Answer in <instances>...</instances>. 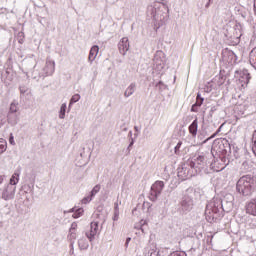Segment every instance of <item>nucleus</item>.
Returning a JSON list of instances; mask_svg holds the SVG:
<instances>
[{
	"mask_svg": "<svg viewBox=\"0 0 256 256\" xmlns=\"http://www.w3.org/2000/svg\"><path fill=\"white\" fill-rule=\"evenodd\" d=\"M236 189L244 197H251L256 190V177L251 175L242 176L236 184Z\"/></svg>",
	"mask_w": 256,
	"mask_h": 256,
	"instance_id": "obj_1",
	"label": "nucleus"
},
{
	"mask_svg": "<svg viewBox=\"0 0 256 256\" xmlns=\"http://www.w3.org/2000/svg\"><path fill=\"white\" fill-rule=\"evenodd\" d=\"M99 234V222L93 221L90 223V229L86 232V237L89 241H93Z\"/></svg>",
	"mask_w": 256,
	"mask_h": 256,
	"instance_id": "obj_2",
	"label": "nucleus"
},
{
	"mask_svg": "<svg viewBox=\"0 0 256 256\" xmlns=\"http://www.w3.org/2000/svg\"><path fill=\"white\" fill-rule=\"evenodd\" d=\"M165 187V182L157 180L152 186H151V191L152 195L154 196V199L159 197L161 195L163 189Z\"/></svg>",
	"mask_w": 256,
	"mask_h": 256,
	"instance_id": "obj_3",
	"label": "nucleus"
},
{
	"mask_svg": "<svg viewBox=\"0 0 256 256\" xmlns=\"http://www.w3.org/2000/svg\"><path fill=\"white\" fill-rule=\"evenodd\" d=\"M118 49L122 55H125L129 51V38H122L118 44Z\"/></svg>",
	"mask_w": 256,
	"mask_h": 256,
	"instance_id": "obj_4",
	"label": "nucleus"
},
{
	"mask_svg": "<svg viewBox=\"0 0 256 256\" xmlns=\"http://www.w3.org/2000/svg\"><path fill=\"white\" fill-rule=\"evenodd\" d=\"M246 213H248V215H253L254 217H256V198L252 199L250 202L247 203Z\"/></svg>",
	"mask_w": 256,
	"mask_h": 256,
	"instance_id": "obj_5",
	"label": "nucleus"
},
{
	"mask_svg": "<svg viewBox=\"0 0 256 256\" xmlns=\"http://www.w3.org/2000/svg\"><path fill=\"white\" fill-rule=\"evenodd\" d=\"M97 55H99V46L94 45L90 49V53H89V56H88V61H90L92 63V61H95V59L97 58Z\"/></svg>",
	"mask_w": 256,
	"mask_h": 256,
	"instance_id": "obj_6",
	"label": "nucleus"
},
{
	"mask_svg": "<svg viewBox=\"0 0 256 256\" xmlns=\"http://www.w3.org/2000/svg\"><path fill=\"white\" fill-rule=\"evenodd\" d=\"M45 71H46V75H52L53 73H55V61L53 60L46 61Z\"/></svg>",
	"mask_w": 256,
	"mask_h": 256,
	"instance_id": "obj_7",
	"label": "nucleus"
},
{
	"mask_svg": "<svg viewBox=\"0 0 256 256\" xmlns=\"http://www.w3.org/2000/svg\"><path fill=\"white\" fill-rule=\"evenodd\" d=\"M198 124L197 119H195L188 128L189 134L192 135V137H197V129L199 127Z\"/></svg>",
	"mask_w": 256,
	"mask_h": 256,
	"instance_id": "obj_8",
	"label": "nucleus"
},
{
	"mask_svg": "<svg viewBox=\"0 0 256 256\" xmlns=\"http://www.w3.org/2000/svg\"><path fill=\"white\" fill-rule=\"evenodd\" d=\"M135 93V84H131L125 91V97H131Z\"/></svg>",
	"mask_w": 256,
	"mask_h": 256,
	"instance_id": "obj_9",
	"label": "nucleus"
},
{
	"mask_svg": "<svg viewBox=\"0 0 256 256\" xmlns=\"http://www.w3.org/2000/svg\"><path fill=\"white\" fill-rule=\"evenodd\" d=\"M19 183V172L14 173L10 178V185H17Z\"/></svg>",
	"mask_w": 256,
	"mask_h": 256,
	"instance_id": "obj_10",
	"label": "nucleus"
},
{
	"mask_svg": "<svg viewBox=\"0 0 256 256\" xmlns=\"http://www.w3.org/2000/svg\"><path fill=\"white\" fill-rule=\"evenodd\" d=\"M7 151V141L5 139L0 138V153H5Z\"/></svg>",
	"mask_w": 256,
	"mask_h": 256,
	"instance_id": "obj_11",
	"label": "nucleus"
},
{
	"mask_svg": "<svg viewBox=\"0 0 256 256\" xmlns=\"http://www.w3.org/2000/svg\"><path fill=\"white\" fill-rule=\"evenodd\" d=\"M66 109H67V104H62V106L60 108V114H59L60 119H65Z\"/></svg>",
	"mask_w": 256,
	"mask_h": 256,
	"instance_id": "obj_12",
	"label": "nucleus"
},
{
	"mask_svg": "<svg viewBox=\"0 0 256 256\" xmlns=\"http://www.w3.org/2000/svg\"><path fill=\"white\" fill-rule=\"evenodd\" d=\"M203 101L204 99L201 97V94H198L194 105H196V107H201L203 105Z\"/></svg>",
	"mask_w": 256,
	"mask_h": 256,
	"instance_id": "obj_13",
	"label": "nucleus"
},
{
	"mask_svg": "<svg viewBox=\"0 0 256 256\" xmlns=\"http://www.w3.org/2000/svg\"><path fill=\"white\" fill-rule=\"evenodd\" d=\"M81 99V96L79 94H74L70 100V105H73V103H77Z\"/></svg>",
	"mask_w": 256,
	"mask_h": 256,
	"instance_id": "obj_14",
	"label": "nucleus"
},
{
	"mask_svg": "<svg viewBox=\"0 0 256 256\" xmlns=\"http://www.w3.org/2000/svg\"><path fill=\"white\" fill-rule=\"evenodd\" d=\"M98 191H101V186L96 185V186L92 189V191H91V197H95V195H97V192H98Z\"/></svg>",
	"mask_w": 256,
	"mask_h": 256,
	"instance_id": "obj_15",
	"label": "nucleus"
},
{
	"mask_svg": "<svg viewBox=\"0 0 256 256\" xmlns=\"http://www.w3.org/2000/svg\"><path fill=\"white\" fill-rule=\"evenodd\" d=\"M81 215H83V208L78 209V210L73 214V217H74V219H79V217H81Z\"/></svg>",
	"mask_w": 256,
	"mask_h": 256,
	"instance_id": "obj_16",
	"label": "nucleus"
},
{
	"mask_svg": "<svg viewBox=\"0 0 256 256\" xmlns=\"http://www.w3.org/2000/svg\"><path fill=\"white\" fill-rule=\"evenodd\" d=\"M18 109L19 108L17 107V104L15 103L10 104V113H17Z\"/></svg>",
	"mask_w": 256,
	"mask_h": 256,
	"instance_id": "obj_17",
	"label": "nucleus"
},
{
	"mask_svg": "<svg viewBox=\"0 0 256 256\" xmlns=\"http://www.w3.org/2000/svg\"><path fill=\"white\" fill-rule=\"evenodd\" d=\"M79 247H81V249H87V247H89V244H85L84 240H80Z\"/></svg>",
	"mask_w": 256,
	"mask_h": 256,
	"instance_id": "obj_18",
	"label": "nucleus"
},
{
	"mask_svg": "<svg viewBox=\"0 0 256 256\" xmlns=\"http://www.w3.org/2000/svg\"><path fill=\"white\" fill-rule=\"evenodd\" d=\"M92 197L93 196H88V197L84 198L82 200V203H84V205H87V203H90V201L92 200Z\"/></svg>",
	"mask_w": 256,
	"mask_h": 256,
	"instance_id": "obj_19",
	"label": "nucleus"
},
{
	"mask_svg": "<svg viewBox=\"0 0 256 256\" xmlns=\"http://www.w3.org/2000/svg\"><path fill=\"white\" fill-rule=\"evenodd\" d=\"M9 143L10 145H15V138L13 137V134L10 135Z\"/></svg>",
	"mask_w": 256,
	"mask_h": 256,
	"instance_id": "obj_20",
	"label": "nucleus"
},
{
	"mask_svg": "<svg viewBox=\"0 0 256 256\" xmlns=\"http://www.w3.org/2000/svg\"><path fill=\"white\" fill-rule=\"evenodd\" d=\"M77 229V223H72L71 228H70V232L73 233V231H75Z\"/></svg>",
	"mask_w": 256,
	"mask_h": 256,
	"instance_id": "obj_21",
	"label": "nucleus"
},
{
	"mask_svg": "<svg viewBox=\"0 0 256 256\" xmlns=\"http://www.w3.org/2000/svg\"><path fill=\"white\" fill-rule=\"evenodd\" d=\"M197 107L198 106H196L195 104L192 106V108H191V111H192V113H197Z\"/></svg>",
	"mask_w": 256,
	"mask_h": 256,
	"instance_id": "obj_22",
	"label": "nucleus"
},
{
	"mask_svg": "<svg viewBox=\"0 0 256 256\" xmlns=\"http://www.w3.org/2000/svg\"><path fill=\"white\" fill-rule=\"evenodd\" d=\"M181 145H183V142H178L175 147V151H177V149H181Z\"/></svg>",
	"mask_w": 256,
	"mask_h": 256,
	"instance_id": "obj_23",
	"label": "nucleus"
},
{
	"mask_svg": "<svg viewBox=\"0 0 256 256\" xmlns=\"http://www.w3.org/2000/svg\"><path fill=\"white\" fill-rule=\"evenodd\" d=\"M251 77L248 75H246V86L249 85V81H250Z\"/></svg>",
	"mask_w": 256,
	"mask_h": 256,
	"instance_id": "obj_24",
	"label": "nucleus"
},
{
	"mask_svg": "<svg viewBox=\"0 0 256 256\" xmlns=\"http://www.w3.org/2000/svg\"><path fill=\"white\" fill-rule=\"evenodd\" d=\"M253 141H254V144L256 145V130L253 133Z\"/></svg>",
	"mask_w": 256,
	"mask_h": 256,
	"instance_id": "obj_25",
	"label": "nucleus"
},
{
	"mask_svg": "<svg viewBox=\"0 0 256 256\" xmlns=\"http://www.w3.org/2000/svg\"><path fill=\"white\" fill-rule=\"evenodd\" d=\"M2 199H5V201H7V199H9V196L5 195V192L2 194Z\"/></svg>",
	"mask_w": 256,
	"mask_h": 256,
	"instance_id": "obj_26",
	"label": "nucleus"
},
{
	"mask_svg": "<svg viewBox=\"0 0 256 256\" xmlns=\"http://www.w3.org/2000/svg\"><path fill=\"white\" fill-rule=\"evenodd\" d=\"M3 181H5V176H0V185L3 183Z\"/></svg>",
	"mask_w": 256,
	"mask_h": 256,
	"instance_id": "obj_27",
	"label": "nucleus"
},
{
	"mask_svg": "<svg viewBox=\"0 0 256 256\" xmlns=\"http://www.w3.org/2000/svg\"><path fill=\"white\" fill-rule=\"evenodd\" d=\"M225 169V166H222L220 169H214V171H223Z\"/></svg>",
	"mask_w": 256,
	"mask_h": 256,
	"instance_id": "obj_28",
	"label": "nucleus"
},
{
	"mask_svg": "<svg viewBox=\"0 0 256 256\" xmlns=\"http://www.w3.org/2000/svg\"><path fill=\"white\" fill-rule=\"evenodd\" d=\"M131 241V238H127L126 245H129V242Z\"/></svg>",
	"mask_w": 256,
	"mask_h": 256,
	"instance_id": "obj_29",
	"label": "nucleus"
},
{
	"mask_svg": "<svg viewBox=\"0 0 256 256\" xmlns=\"http://www.w3.org/2000/svg\"><path fill=\"white\" fill-rule=\"evenodd\" d=\"M18 43L22 44L23 43V39L18 40Z\"/></svg>",
	"mask_w": 256,
	"mask_h": 256,
	"instance_id": "obj_30",
	"label": "nucleus"
},
{
	"mask_svg": "<svg viewBox=\"0 0 256 256\" xmlns=\"http://www.w3.org/2000/svg\"><path fill=\"white\" fill-rule=\"evenodd\" d=\"M242 87H243V89H245V85L244 84H242Z\"/></svg>",
	"mask_w": 256,
	"mask_h": 256,
	"instance_id": "obj_31",
	"label": "nucleus"
},
{
	"mask_svg": "<svg viewBox=\"0 0 256 256\" xmlns=\"http://www.w3.org/2000/svg\"><path fill=\"white\" fill-rule=\"evenodd\" d=\"M254 7H256V2L254 3Z\"/></svg>",
	"mask_w": 256,
	"mask_h": 256,
	"instance_id": "obj_32",
	"label": "nucleus"
}]
</instances>
